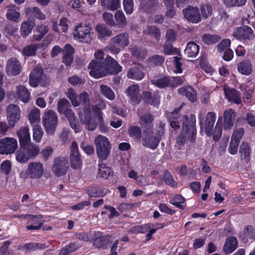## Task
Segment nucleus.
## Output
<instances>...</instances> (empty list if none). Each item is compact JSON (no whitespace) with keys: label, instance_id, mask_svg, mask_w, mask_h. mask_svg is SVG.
I'll use <instances>...</instances> for the list:
<instances>
[{"label":"nucleus","instance_id":"f257e3e1","mask_svg":"<svg viewBox=\"0 0 255 255\" xmlns=\"http://www.w3.org/2000/svg\"><path fill=\"white\" fill-rule=\"evenodd\" d=\"M180 111V108L176 109L167 114V120L174 130L179 129L181 124V129L176 138L179 147L184 145L187 140L191 143L194 142L197 134L195 115L191 114L181 116Z\"/></svg>","mask_w":255,"mask_h":255},{"label":"nucleus","instance_id":"f03ea898","mask_svg":"<svg viewBox=\"0 0 255 255\" xmlns=\"http://www.w3.org/2000/svg\"><path fill=\"white\" fill-rule=\"evenodd\" d=\"M20 147L16 153V159L25 163L30 158L35 157L39 153V146L31 143L29 128L25 127L17 131Z\"/></svg>","mask_w":255,"mask_h":255},{"label":"nucleus","instance_id":"7ed1b4c3","mask_svg":"<svg viewBox=\"0 0 255 255\" xmlns=\"http://www.w3.org/2000/svg\"><path fill=\"white\" fill-rule=\"evenodd\" d=\"M96 152L99 161H103L111 154L112 145L107 137L99 135L95 139Z\"/></svg>","mask_w":255,"mask_h":255},{"label":"nucleus","instance_id":"20e7f679","mask_svg":"<svg viewBox=\"0 0 255 255\" xmlns=\"http://www.w3.org/2000/svg\"><path fill=\"white\" fill-rule=\"evenodd\" d=\"M42 123L45 131L49 134H54L58 124L56 113L52 110H49L45 113L42 119Z\"/></svg>","mask_w":255,"mask_h":255},{"label":"nucleus","instance_id":"39448f33","mask_svg":"<svg viewBox=\"0 0 255 255\" xmlns=\"http://www.w3.org/2000/svg\"><path fill=\"white\" fill-rule=\"evenodd\" d=\"M90 27L86 24L79 23L76 26L74 31L75 39L80 42L89 43L92 40V33Z\"/></svg>","mask_w":255,"mask_h":255},{"label":"nucleus","instance_id":"423d86ee","mask_svg":"<svg viewBox=\"0 0 255 255\" xmlns=\"http://www.w3.org/2000/svg\"><path fill=\"white\" fill-rule=\"evenodd\" d=\"M233 35L237 39L244 43L253 40L255 37L253 30L247 25L236 27Z\"/></svg>","mask_w":255,"mask_h":255},{"label":"nucleus","instance_id":"0eeeda50","mask_svg":"<svg viewBox=\"0 0 255 255\" xmlns=\"http://www.w3.org/2000/svg\"><path fill=\"white\" fill-rule=\"evenodd\" d=\"M111 50L118 53L121 48H124L129 44V35L127 32L119 34L111 39Z\"/></svg>","mask_w":255,"mask_h":255},{"label":"nucleus","instance_id":"6e6552de","mask_svg":"<svg viewBox=\"0 0 255 255\" xmlns=\"http://www.w3.org/2000/svg\"><path fill=\"white\" fill-rule=\"evenodd\" d=\"M105 64L106 63L101 62L98 60H92L88 65V69L90 70L89 75L96 79L107 76Z\"/></svg>","mask_w":255,"mask_h":255},{"label":"nucleus","instance_id":"1a4fd4ad","mask_svg":"<svg viewBox=\"0 0 255 255\" xmlns=\"http://www.w3.org/2000/svg\"><path fill=\"white\" fill-rule=\"evenodd\" d=\"M69 168L68 159L63 156L56 157L52 167L53 173L57 177L65 175Z\"/></svg>","mask_w":255,"mask_h":255},{"label":"nucleus","instance_id":"9d476101","mask_svg":"<svg viewBox=\"0 0 255 255\" xmlns=\"http://www.w3.org/2000/svg\"><path fill=\"white\" fill-rule=\"evenodd\" d=\"M17 147L16 139L12 137H5L0 140V154H8L15 152Z\"/></svg>","mask_w":255,"mask_h":255},{"label":"nucleus","instance_id":"9b49d317","mask_svg":"<svg viewBox=\"0 0 255 255\" xmlns=\"http://www.w3.org/2000/svg\"><path fill=\"white\" fill-rule=\"evenodd\" d=\"M70 150L71 167L74 169H80L82 166V160L79 152L78 144L75 141L72 142Z\"/></svg>","mask_w":255,"mask_h":255},{"label":"nucleus","instance_id":"f8f14e48","mask_svg":"<svg viewBox=\"0 0 255 255\" xmlns=\"http://www.w3.org/2000/svg\"><path fill=\"white\" fill-rule=\"evenodd\" d=\"M216 119V115L214 112H208L206 116L205 120L203 122V120L199 118V124L201 128L203 127L206 134L208 136H211L213 134V130Z\"/></svg>","mask_w":255,"mask_h":255},{"label":"nucleus","instance_id":"ddd939ff","mask_svg":"<svg viewBox=\"0 0 255 255\" xmlns=\"http://www.w3.org/2000/svg\"><path fill=\"white\" fill-rule=\"evenodd\" d=\"M144 137L142 138V145L144 147L155 149L158 146L160 139L153 135L151 128L145 129L143 131Z\"/></svg>","mask_w":255,"mask_h":255},{"label":"nucleus","instance_id":"4468645a","mask_svg":"<svg viewBox=\"0 0 255 255\" xmlns=\"http://www.w3.org/2000/svg\"><path fill=\"white\" fill-rule=\"evenodd\" d=\"M21 71L22 66L17 58L11 57L8 59L5 67V72L8 76H17L21 73Z\"/></svg>","mask_w":255,"mask_h":255},{"label":"nucleus","instance_id":"2eb2a0df","mask_svg":"<svg viewBox=\"0 0 255 255\" xmlns=\"http://www.w3.org/2000/svg\"><path fill=\"white\" fill-rule=\"evenodd\" d=\"M7 120L11 127H14L20 118V111L19 107L14 104H10L6 109Z\"/></svg>","mask_w":255,"mask_h":255},{"label":"nucleus","instance_id":"dca6fc26","mask_svg":"<svg viewBox=\"0 0 255 255\" xmlns=\"http://www.w3.org/2000/svg\"><path fill=\"white\" fill-rule=\"evenodd\" d=\"M184 17L192 23H197L201 21L202 18L197 7L188 5L183 10Z\"/></svg>","mask_w":255,"mask_h":255},{"label":"nucleus","instance_id":"f3484780","mask_svg":"<svg viewBox=\"0 0 255 255\" xmlns=\"http://www.w3.org/2000/svg\"><path fill=\"white\" fill-rule=\"evenodd\" d=\"M44 168L43 164L39 162H31L29 164L26 170V173L30 178L38 179L43 174Z\"/></svg>","mask_w":255,"mask_h":255},{"label":"nucleus","instance_id":"a211bd4d","mask_svg":"<svg viewBox=\"0 0 255 255\" xmlns=\"http://www.w3.org/2000/svg\"><path fill=\"white\" fill-rule=\"evenodd\" d=\"M43 218L42 215L26 214L25 219L27 220V224H30L26 226L27 230H38L43 226V222L40 220Z\"/></svg>","mask_w":255,"mask_h":255},{"label":"nucleus","instance_id":"6ab92c4d","mask_svg":"<svg viewBox=\"0 0 255 255\" xmlns=\"http://www.w3.org/2000/svg\"><path fill=\"white\" fill-rule=\"evenodd\" d=\"M140 88L137 85L129 86L126 91L130 102L132 105H138L141 101L142 96L139 93Z\"/></svg>","mask_w":255,"mask_h":255},{"label":"nucleus","instance_id":"aec40b11","mask_svg":"<svg viewBox=\"0 0 255 255\" xmlns=\"http://www.w3.org/2000/svg\"><path fill=\"white\" fill-rule=\"evenodd\" d=\"M43 69L40 66H36L29 75L28 83L30 86L36 87L41 82L43 75Z\"/></svg>","mask_w":255,"mask_h":255},{"label":"nucleus","instance_id":"412c9836","mask_svg":"<svg viewBox=\"0 0 255 255\" xmlns=\"http://www.w3.org/2000/svg\"><path fill=\"white\" fill-rule=\"evenodd\" d=\"M236 116V112L231 108L227 109L224 112L223 125L225 130L231 129L233 128Z\"/></svg>","mask_w":255,"mask_h":255},{"label":"nucleus","instance_id":"4be33fe9","mask_svg":"<svg viewBox=\"0 0 255 255\" xmlns=\"http://www.w3.org/2000/svg\"><path fill=\"white\" fill-rule=\"evenodd\" d=\"M106 71L107 75L110 73L112 75H117L122 70V67L113 58L107 56L106 60Z\"/></svg>","mask_w":255,"mask_h":255},{"label":"nucleus","instance_id":"5701e85b","mask_svg":"<svg viewBox=\"0 0 255 255\" xmlns=\"http://www.w3.org/2000/svg\"><path fill=\"white\" fill-rule=\"evenodd\" d=\"M143 100L145 103L152 106H156L160 103V96L158 91L153 93L149 91H144L142 93Z\"/></svg>","mask_w":255,"mask_h":255},{"label":"nucleus","instance_id":"b1692460","mask_svg":"<svg viewBox=\"0 0 255 255\" xmlns=\"http://www.w3.org/2000/svg\"><path fill=\"white\" fill-rule=\"evenodd\" d=\"M226 98L231 102L241 104L242 100L240 92L235 88H224Z\"/></svg>","mask_w":255,"mask_h":255},{"label":"nucleus","instance_id":"393cba45","mask_svg":"<svg viewBox=\"0 0 255 255\" xmlns=\"http://www.w3.org/2000/svg\"><path fill=\"white\" fill-rule=\"evenodd\" d=\"M252 152V150L250 143L246 141L242 142L240 146L239 153L241 158L247 163L251 160Z\"/></svg>","mask_w":255,"mask_h":255},{"label":"nucleus","instance_id":"a878e982","mask_svg":"<svg viewBox=\"0 0 255 255\" xmlns=\"http://www.w3.org/2000/svg\"><path fill=\"white\" fill-rule=\"evenodd\" d=\"M35 25V19L29 18L27 20L23 21L20 27V34L23 38H26L31 33L32 30Z\"/></svg>","mask_w":255,"mask_h":255},{"label":"nucleus","instance_id":"bb28decb","mask_svg":"<svg viewBox=\"0 0 255 255\" xmlns=\"http://www.w3.org/2000/svg\"><path fill=\"white\" fill-rule=\"evenodd\" d=\"M238 247V242L237 238L235 236H231L226 239L223 250L226 254L228 255L234 252Z\"/></svg>","mask_w":255,"mask_h":255},{"label":"nucleus","instance_id":"cd10ccee","mask_svg":"<svg viewBox=\"0 0 255 255\" xmlns=\"http://www.w3.org/2000/svg\"><path fill=\"white\" fill-rule=\"evenodd\" d=\"M237 70L242 75L249 76L253 72V65L249 59H245L237 64Z\"/></svg>","mask_w":255,"mask_h":255},{"label":"nucleus","instance_id":"c85d7f7f","mask_svg":"<svg viewBox=\"0 0 255 255\" xmlns=\"http://www.w3.org/2000/svg\"><path fill=\"white\" fill-rule=\"evenodd\" d=\"M87 194L92 198H98L104 197L106 193L104 192V189H101L98 186L91 185L85 189Z\"/></svg>","mask_w":255,"mask_h":255},{"label":"nucleus","instance_id":"c756f323","mask_svg":"<svg viewBox=\"0 0 255 255\" xmlns=\"http://www.w3.org/2000/svg\"><path fill=\"white\" fill-rule=\"evenodd\" d=\"M111 237L109 236H97L93 240V246L96 248L106 249L110 243Z\"/></svg>","mask_w":255,"mask_h":255},{"label":"nucleus","instance_id":"7c9ffc66","mask_svg":"<svg viewBox=\"0 0 255 255\" xmlns=\"http://www.w3.org/2000/svg\"><path fill=\"white\" fill-rule=\"evenodd\" d=\"M180 94L185 95L191 102L194 103L197 100V93L193 88L189 87L187 88L182 87L179 89Z\"/></svg>","mask_w":255,"mask_h":255},{"label":"nucleus","instance_id":"2f4dec72","mask_svg":"<svg viewBox=\"0 0 255 255\" xmlns=\"http://www.w3.org/2000/svg\"><path fill=\"white\" fill-rule=\"evenodd\" d=\"M199 48V46L194 42H189L186 45L185 53L188 57H195L198 54Z\"/></svg>","mask_w":255,"mask_h":255},{"label":"nucleus","instance_id":"473e14b6","mask_svg":"<svg viewBox=\"0 0 255 255\" xmlns=\"http://www.w3.org/2000/svg\"><path fill=\"white\" fill-rule=\"evenodd\" d=\"M102 7L110 10H116L121 5L120 0H100Z\"/></svg>","mask_w":255,"mask_h":255},{"label":"nucleus","instance_id":"72a5a7b5","mask_svg":"<svg viewBox=\"0 0 255 255\" xmlns=\"http://www.w3.org/2000/svg\"><path fill=\"white\" fill-rule=\"evenodd\" d=\"M150 82L160 89L170 87V84H171L169 76H163L158 79L151 80Z\"/></svg>","mask_w":255,"mask_h":255},{"label":"nucleus","instance_id":"f704fd0d","mask_svg":"<svg viewBox=\"0 0 255 255\" xmlns=\"http://www.w3.org/2000/svg\"><path fill=\"white\" fill-rule=\"evenodd\" d=\"M158 3L157 0H142L140 7L146 13H151L158 5Z\"/></svg>","mask_w":255,"mask_h":255},{"label":"nucleus","instance_id":"c9c22d12","mask_svg":"<svg viewBox=\"0 0 255 255\" xmlns=\"http://www.w3.org/2000/svg\"><path fill=\"white\" fill-rule=\"evenodd\" d=\"M25 13L27 15H32L35 18L39 20H44L46 18L45 15L37 6L26 8Z\"/></svg>","mask_w":255,"mask_h":255},{"label":"nucleus","instance_id":"e433bc0d","mask_svg":"<svg viewBox=\"0 0 255 255\" xmlns=\"http://www.w3.org/2000/svg\"><path fill=\"white\" fill-rule=\"evenodd\" d=\"M223 118L219 117L216 124L214 132L213 131V139L217 142L221 138L222 134Z\"/></svg>","mask_w":255,"mask_h":255},{"label":"nucleus","instance_id":"4c0bfd02","mask_svg":"<svg viewBox=\"0 0 255 255\" xmlns=\"http://www.w3.org/2000/svg\"><path fill=\"white\" fill-rule=\"evenodd\" d=\"M17 94L18 99L23 102L28 103L30 99V94L28 90L24 86L17 87Z\"/></svg>","mask_w":255,"mask_h":255},{"label":"nucleus","instance_id":"58836bf2","mask_svg":"<svg viewBox=\"0 0 255 255\" xmlns=\"http://www.w3.org/2000/svg\"><path fill=\"white\" fill-rule=\"evenodd\" d=\"M128 78L136 80H140L144 77V73L138 67L131 68L128 72Z\"/></svg>","mask_w":255,"mask_h":255},{"label":"nucleus","instance_id":"ea45409f","mask_svg":"<svg viewBox=\"0 0 255 255\" xmlns=\"http://www.w3.org/2000/svg\"><path fill=\"white\" fill-rule=\"evenodd\" d=\"M103 162L99 161V174L100 177L107 179L113 172L110 167L107 166Z\"/></svg>","mask_w":255,"mask_h":255},{"label":"nucleus","instance_id":"a19ab883","mask_svg":"<svg viewBox=\"0 0 255 255\" xmlns=\"http://www.w3.org/2000/svg\"><path fill=\"white\" fill-rule=\"evenodd\" d=\"M129 136L136 141H139L141 137V130L139 127L133 126L129 127L128 130Z\"/></svg>","mask_w":255,"mask_h":255},{"label":"nucleus","instance_id":"79ce46f5","mask_svg":"<svg viewBox=\"0 0 255 255\" xmlns=\"http://www.w3.org/2000/svg\"><path fill=\"white\" fill-rule=\"evenodd\" d=\"M153 121V116L149 114H146L143 115L141 117H139V123L143 127L150 128H151V130L152 129V125H151L152 122Z\"/></svg>","mask_w":255,"mask_h":255},{"label":"nucleus","instance_id":"37998d69","mask_svg":"<svg viewBox=\"0 0 255 255\" xmlns=\"http://www.w3.org/2000/svg\"><path fill=\"white\" fill-rule=\"evenodd\" d=\"M143 33L146 35H151L155 39L158 40L160 38V30L158 27L154 25L148 26L143 30Z\"/></svg>","mask_w":255,"mask_h":255},{"label":"nucleus","instance_id":"c03bdc74","mask_svg":"<svg viewBox=\"0 0 255 255\" xmlns=\"http://www.w3.org/2000/svg\"><path fill=\"white\" fill-rule=\"evenodd\" d=\"M221 37L217 34H205L202 36L203 41L208 45H213L218 42Z\"/></svg>","mask_w":255,"mask_h":255},{"label":"nucleus","instance_id":"a18cd8bd","mask_svg":"<svg viewBox=\"0 0 255 255\" xmlns=\"http://www.w3.org/2000/svg\"><path fill=\"white\" fill-rule=\"evenodd\" d=\"M96 30L98 33L99 38L101 39L110 36L112 34V31L104 24L97 25Z\"/></svg>","mask_w":255,"mask_h":255},{"label":"nucleus","instance_id":"49530a36","mask_svg":"<svg viewBox=\"0 0 255 255\" xmlns=\"http://www.w3.org/2000/svg\"><path fill=\"white\" fill-rule=\"evenodd\" d=\"M38 48L37 44H29L23 47L22 54L27 57L33 56L36 55V50Z\"/></svg>","mask_w":255,"mask_h":255},{"label":"nucleus","instance_id":"de8ad7c7","mask_svg":"<svg viewBox=\"0 0 255 255\" xmlns=\"http://www.w3.org/2000/svg\"><path fill=\"white\" fill-rule=\"evenodd\" d=\"M201 15L204 19H207L213 14V7L210 3L202 4L200 5Z\"/></svg>","mask_w":255,"mask_h":255},{"label":"nucleus","instance_id":"09e8293b","mask_svg":"<svg viewBox=\"0 0 255 255\" xmlns=\"http://www.w3.org/2000/svg\"><path fill=\"white\" fill-rule=\"evenodd\" d=\"M130 51L132 56L137 59H144L147 54L144 49L135 46L131 47L130 48Z\"/></svg>","mask_w":255,"mask_h":255},{"label":"nucleus","instance_id":"8fccbe9b","mask_svg":"<svg viewBox=\"0 0 255 255\" xmlns=\"http://www.w3.org/2000/svg\"><path fill=\"white\" fill-rule=\"evenodd\" d=\"M101 92L106 98L112 100L115 99V95L112 89L105 85H101L100 87Z\"/></svg>","mask_w":255,"mask_h":255},{"label":"nucleus","instance_id":"3c124183","mask_svg":"<svg viewBox=\"0 0 255 255\" xmlns=\"http://www.w3.org/2000/svg\"><path fill=\"white\" fill-rule=\"evenodd\" d=\"M115 18L117 25L119 27H122L127 24V20L125 14L122 10H117L115 15Z\"/></svg>","mask_w":255,"mask_h":255},{"label":"nucleus","instance_id":"603ef678","mask_svg":"<svg viewBox=\"0 0 255 255\" xmlns=\"http://www.w3.org/2000/svg\"><path fill=\"white\" fill-rule=\"evenodd\" d=\"M185 201V199L182 195L176 194L173 197L172 201H170V203L176 207L181 210H184L185 206L181 205V204L184 203Z\"/></svg>","mask_w":255,"mask_h":255},{"label":"nucleus","instance_id":"864d4df0","mask_svg":"<svg viewBox=\"0 0 255 255\" xmlns=\"http://www.w3.org/2000/svg\"><path fill=\"white\" fill-rule=\"evenodd\" d=\"M164 60V57L159 55H154L148 58V62L154 66L162 65Z\"/></svg>","mask_w":255,"mask_h":255},{"label":"nucleus","instance_id":"5fc2aeb1","mask_svg":"<svg viewBox=\"0 0 255 255\" xmlns=\"http://www.w3.org/2000/svg\"><path fill=\"white\" fill-rule=\"evenodd\" d=\"M245 238L255 240V228L252 225L246 226L243 230Z\"/></svg>","mask_w":255,"mask_h":255},{"label":"nucleus","instance_id":"6e6d98bb","mask_svg":"<svg viewBox=\"0 0 255 255\" xmlns=\"http://www.w3.org/2000/svg\"><path fill=\"white\" fill-rule=\"evenodd\" d=\"M44 245L40 243H26L23 247V250H27L29 251H35L37 250H40L44 248Z\"/></svg>","mask_w":255,"mask_h":255},{"label":"nucleus","instance_id":"4d7b16f0","mask_svg":"<svg viewBox=\"0 0 255 255\" xmlns=\"http://www.w3.org/2000/svg\"><path fill=\"white\" fill-rule=\"evenodd\" d=\"M69 106V101L66 99H60L57 103V110L60 114H63L68 108Z\"/></svg>","mask_w":255,"mask_h":255},{"label":"nucleus","instance_id":"13d9d810","mask_svg":"<svg viewBox=\"0 0 255 255\" xmlns=\"http://www.w3.org/2000/svg\"><path fill=\"white\" fill-rule=\"evenodd\" d=\"M43 131L39 126H35L33 128V138L36 142H39L40 141Z\"/></svg>","mask_w":255,"mask_h":255},{"label":"nucleus","instance_id":"bf43d9fd","mask_svg":"<svg viewBox=\"0 0 255 255\" xmlns=\"http://www.w3.org/2000/svg\"><path fill=\"white\" fill-rule=\"evenodd\" d=\"M28 119L30 123L34 124L40 120V111L38 109H35L31 111L28 115Z\"/></svg>","mask_w":255,"mask_h":255},{"label":"nucleus","instance_id":"052dcab7","mask_svg":"<svg viewBox=\"0 0 255 255\" xmlns=\"http://www.w3.org/2000/svg\"><path fill=\"white\" fill-rule=\"evenodd\" d=\"M6 15L7 18L13 22H17L20 16L19 12L14 9H8Z\"/></svg>","mask_w":255,"mask_h":255},{"label":"nucleus","instance_id":"680f3d73","mask_svg":"<svg viewBox=\"0 0 255 255\" xmlns=\"http://www.w3.org/2000/svg\"><path fill=\"white\" fill-rule=\"evenodd\" d=\"M224 3L228 7L242 6L247 0H223Z\"/></svg>","mask_w":255,"mask_h":255},{"label":"nucleus","instance_id":"e2e57ef3","mask_svg":"<svg viewBox=\"0 0 255 255\" xmlns=\"http://www.w3.org/2000/svg\"><path fill=\"white\" fill-rule=\"evenodd\" d=\"M163 178L166 185L171 187L176 186L177 184L175 182L172 175L167 170H165L164 172Z\"/></svg>","mask_w":255,"mask_h":255},{"label":"nucleus","instance_id":"0e129e2a","mask_svg":"<svg viewBox=\"0 0 255 255\" xmlns=\"http://www.w3.org/2000/svg\"><path fill=\"white\" fill-rule=\"evenodd\" d=\"M244 133L245 131L243 128L236 129L233 133L231 140L240 143Z\"/></svg>","mask_w":255,"mask_h":255},{"label":"nucleus","instance_id":"69168bd1","mask_svg":"<svg viewBox=\"0 0 255 255\" xmlns=\"http://www.w3.org/2000/svg\"><path fill=\"white\" fill-rule=\"evenodd\" d=\"M124 9L127 14H131L133 11V0H123Z\"/></svg>","mask_w":255,"mask_h":255},{"label":"nucleus","instance_id":"338daca9","mask_svg":"<svg viewBox=\"0 0 255 255\" xmlns=\"http://www.w3.org/2000/svg\"><path fill=\"white\" fill-rule=\"evenodd\" d=\"M102 17L107 25L110 26H116V22L114 20L113 15L111 12H104L102 14Z\"/></svg>","mask_w":255,"mask_h":255},{"label":"nucleus","instance_id":"774afa93","mask_svg":"<svg viewBox=\"0 0 255 255\" xmlns=\"http://www.w3.org/2000/svg\"><path fill=\"white\" fill-rule=\"evenodd\" d=\"M11 168V162L8 160H5L2 162L0 165V169L2 173L6 175L9 174Z\"/></svg>","mask_w":255,"mask_h":255}]
</instances>
